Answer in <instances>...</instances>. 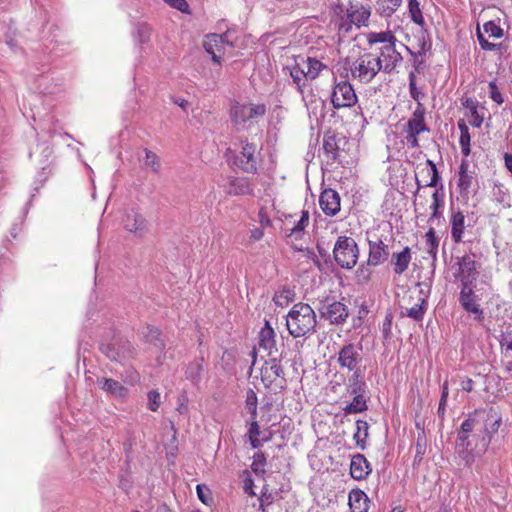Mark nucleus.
Returning <instances> with one entry per match:
<instances>
[{
	"instance_id": "ddd939ff",
	"label": "nucleus",
	"mask_w": 512,
	"mask_h": 512,
	"mask_svg": "<svg viewBox=\"0 0 512 512\" xmlns=\"http://www.w3.org/2000/svg\"><path fill=\"white\" fill-rule=\"evenodd\" d=\"M234 164L244 172H256L258 165L257 146L254 143L242 141L241 151L235 156Z\"/></svg>"
},
{
	"instance_id": "aec40b11",
	"label": "nucleus",
	"mask_w": 512,
	"mask_h": 512,
	"mask_svg": "<svg viewBox=\"0 0 512 512\" xmlns=\"http://www.w3.org/2000/svg\"><path fill=\"white\" fill-rule=\"evenodd\" d=\"M369 246V254L367 264L371 266H378L389 258V248L388 245L384 243V241L380 238L375 240H368Z\"/></svg>"
},
{
	"instance_id": "a211bd4d",
	"label": "nucleus",
	"mask_w": 512,
	"mask_h": 512,
	"mask_svg": "<svg viewBox=\"0 0 512 512\" xmlns=\"http://www.w3.org/2000/svg\"><path fill=\"white\" fill-rule=\"evenodd\" d=\"M222 186L231 196L254 195V185L247 177H229Z\"/></svg>"
},
{
	"instance_id": "864d4df0",
	"label": "nucleus",
	"mask_w": 512,
	"mask_h": 512,
	"mask_svg": "<svg viewBox=\"0 0 512 512\" xmlns=\"http://www.w3.org/2000/svg\"><path fill=\"white\" fill-rule=\"evenodd\" d=\"M148 408L151 411H156L160 406V393L156 390H152L148 393Z\"/></svg>"
},
{
	"instance_id": "f8f14e48",
	"label": "nucleus",
	"mask_w": 512,
	"mask_h": 512,
	"mask_svg": "<svg viewBox=\"0 0 512 512\" xmlns=\"http://www.w3.org/2000/svg\"><path fill=\"white\" fill-rule=\"evenodd\" d=\"M264 104H235L231 108V119L236 126H244L249 120H254L265 114Z\"/></svg>"
},
{
	"instance_id": "bf43d9fd",
	"label": "nucleus",
	"mask_w": 512,
	"mask_h": 512,
	"mask_svg": "<svg viewBox=\"0 0 512 512\" xmlns=\"http://www.w3.org/2000/svg\"><path fill=\"white\" fill-rule=\"evenodd\" d=\"M461 282V290L459 296H466L474 294V283L473 280H460Z\"/></svg>"
},
{
	"instance_id": "20e7f679",
	"label": "nucleus",
	"mask_w": 512,
	"mask_h": 512,
	"mask_svg": "<svg viewBox=\"0 0 512 512\" xmlns=\"http://www.w3.org/2000/svg\"><path fill=\"white\" fill-rule=\"evenodd\" d=\"M349 71L353 80L368 84L383 71L376 54L364 52L349 63Z\"/></svg>"
},
{
	"instance_id": "f704fd0d",
	"label": "nucleus",
	"mask_w": 512,
	"mask_h": 512,
	"mask_svg": "<svg viewBox=\"0 0 512 512\" xmlns=\"http://www.w3.org/2000/svg\"><path fill=\"white\" fill-rule=\"evenodd\" d=\"M367 42L370 45L381 44V46H385L396 43L397 39L391 31L370 32L367 34Z\"/></svg>"
},
{
	"instance_id": "79ce46f5",
	"label": "nucleus",
	"mask_w": 512,
	"mask_h": 512,
	"mask_svg": "<svg viewBox=\"0 0 512 512\" xmlns=\"http://www.w3.org/2000/svg\"><path fill=\"white\" fill-rule=\"evenodd\" d=\"M143 165L146 169H149L153 173H159L161 169V162L159 157L150 150H145V159Z\"/></svg>"
},
{
	"instance_id": "f3484780",
	"label": "nucleus",
	"mask_w": 512,
	"mask_h": 512,
	"mask_svg": "<svg viewBox=\"0 0 512 512\" xmlns=\"http://www.w3.org/2000/svg\"><path fill=\"white\" fill-rule=\"evenodd\" d=\"M376 57L379 59L385 73H391L403 59L401 53L396 49V43L381 46Z\"/></svg>"
},
{
	"instance_id": "bb28decb",
	"label": "nucleus",
	"mask_w": 512,
	"mask_h": 512,
	"mask_svg": "<svg viewBox=\"0 0 512 512\" xmlns=\"http://www.w3.org/2000/svg\"><path fill=\"white\" fill-rule=\"evenodd\" d=\"M351 512H368L369 498L360 489H353L348 496Z\"/></svg>"
},
{
	"instance_id": "ea45409f",
	"label": "nucleus",
	"mask_w": 512,
	"mask_h": 512,
	"mask_svg": "<svg viewBox=\"0 0 512 512\" xmlns=\"http://www.w3.org/2000/svg\"><path fill=\"white\" fill-rule=\"evenodd\" d=\"M425 238L426 251L432 258L435 259L438 251L439 239L436 237L435 230L433 227L429 228L425 235Z\"/></svg>"
},
{
	"instance_id": "393cba45",
	"label": "nucleus",
	"mask_w": 512,
	"mask_h": 512,
	"mask_svg": "<svg viewBox=\"0 0 512 512\" xmlns=\"http://www.w3.org/2000/svg\"><path fill=\"white\" fill-rule=\"evenodd\" d=\"M371 471L370 463L364 455L357 454L352 457L350 463V474L352 478L356 480L365 479Z\"/></svg>"
},
{
	"instance_id": "69168bd1",
	"label": "nucleus",
	"mask_w": 512,
	"mask_h": 512,
	"mask_svg": "<svg viewBox=\"0 0 512 512\" xmlns=\"http://www.w3.org/2000/svg\"><path fill=\"white\" fill-rule=\"evenodd\" d=\"M260 427L256 421V419H251L250 427L248 430L249 437L259 436Z\"/></svg>"
},
{
	"instance_id": "a878e982",
	"label": "nucleus",
	"mask_w": 512,
	"mask_h": 512,
	"mask_svg": "<svg viewBox=\"0 0 512 512\" xmlns=\"http://www.w3.org/2000/svg\"><path fill=\"white\" fill-rule=\"evenodd\" d=\"M276 334L268 321L265 322L264 327L259 333V347L267 351L271 356L273 352H277L276 348Z\"/></svg>"
},
{
	"instance_id": "8fccbe9b",
	"label": "nucleus",
	"mask_w": 512,
	"mask_h": 512,
	"mask_svg": "<svg viewBox=\"0 0 512 512\" xmlns=\"http://www.w3.org/2000/svg\"><path fill=\"white\" fill-rule=\"evenodd\" d=\"M477 38H478V41H479V44H480V47L483 49V50H486V51H495L497 49H499L501 47V44H495V43H491L489 42L482 34V32L480 31L479 28H477Z\"/></svg>"
},
{
	"instance_id": "412c9836",
	"label": "nucleus",
	"mask_w": 512,
	"mask_h": 512,
	"mask_svg": "<svg viewBox=\"0 0 512 512\" xmlns=\"http://www.w3.org/2000/svg\"><path fill=\"white\" fill-rule=\"evenodd\" d=\"M501 425V418L494 417L493 415H488L486 419L485 425L482 424V430H484L485 435H482L481 440H479L475 444V448H477L476 453L481 455L484 453L491 441V434L497 432Z\"/></svg>"
},
{
	"instance_id": "5fc2aeb1",
	"label": "nucleus",
	"mask_w": 512,
	"mask_h": 512,
	"mask_svg": "<svg viewBox=\"0 0 512 512\" xmlns=\"http://www.w3.org/2000/svg\"><path fill=\"white\" fill-rule=\"evenodd\" d=\"M196 491L198 498L200 499L201 502L207 505L209 501H211V493L208 487L202 484H198L196 487Z\"/></svg>"
},
{
	"instance_id": "dca6fc26",
	"label": "nucleus",
	"mask_w": 512,
	"mask_h": 512,
	"mask_svg": "<svg viewBox=\"0 0 512 512\" xmlns=\"http://www.w3.org/2000/svg\"><path fill=\"white\" fill-rule=\"evenodd\" d=\"M101 349L110 360L119 363L132 358L135 352L133 345L127 340H117L112 344L102 345Z\"/></svg>"
},
{
	"instance_id": "0eeeda50",
	"label": "nucleus",
	"mask_w": 512,
	"mask_h": 512,
	"mask_svg": "<svg viewBox=\"0 0 512 512\" xmlns=\"http://www.w3.org/2000/svg\"><path fill=\"white\" fill-rule=\"evenodd\" d=\"M428 291L420 288L418 291H411L407 297H403L400 305L401 315L415 321H421L427 308Z\"/></svg>"
},
{
	"instance_id": "423d86ee",
	"label": "nucleus",
	"mask_w": 512,
	"mask_h": 512,
	"mask_svg": "<svg viewBox=\"0 0 512 512\" xmlns=\"http://www.w3.org/2000/svg\"><path fill=\"white\" fill-rule=\"evenodd\" d=\"M348 391L354 397L353 401L343 408L344 414H356L366 411L368 408L365 397L366 384L363 381L361 372H355L349 378Z\"/></svg>"
},
{
	"instance_id": "9b49d317",
	"label": "nucleus",
	"mask_w": 512,
	"mask_h": 512,
	"mask_svg": "<svg viewBox=\"0 0 512 512\" xmlns=\"http://www.w3.org/2000/svg\"><path fill=\"white\" fill-rule=\"evenodd\" d=\"M318 311L321 318L326 319L332 325L343 324L349 316L347 306L333 299H327L321 302Z\"/></svg>"
},
{
	"instance_id": "338daca9",
	"label": "nucleus",
	"mask_w": 512,
	"mask_h": 512,
	"mask_svg": "<svg viewBox=\"0 0 512 512\" xmlns=\"http://www.w3.org/2000/svg\"><path fill=\"white\" fill-rule=\"evenodd\" d=\"M259 503H260V509L263 511V512H267L266 510V507L269 506L272 501H271V496H266L265 494H263L260 498H259Z\"/></svg>"
},
{
	"instance_id": "c85d7f7f",
	"label": "nucleus",
	"mask_w": 512,
	"mask_h": 512,
	"mask_svg": "<svg viewBox=\"0 0 512 512\" xmlns=\"http://www.w3.org/2000/svg\"><path fill=\"white\" fill-rule=\"evenodd\" d=\"M97 384L102 390L117 398H124L128 392L127 388L114 379L100 378Z\"/></svg>"
},
{
	"instance_id": "5701e85b",
	"label": "nucleus",
	"mask_w": 512,
	"mask_h": 512,
	"mask_svg": "<svg viewBox=\"0 0 512 512\" xmlns=\"http://www.w3.org/2000/svg\"><path fill=\"white\" fill-rule=\"evenodd\" d=\"M459 280L476 281L478 276L477 263L474 255H464L458 259Z\"/></svg>"
},
{
	"instance_id": "49530a36",
	"label": "nucleus",
	"mask_w": 512,
	"mask_h": 512,
	"mask_svg": "<svg viewBox=\"0 0 512 512\" xmlns=\"http://www.w3.org/2000/svg\"><path fill=\"white\" fill-rule=\"evenodd\" d=\"M309 221V215L308 212H303L301 218L298 220V222L291 228L289 236H295L297 239L301 236L303 233L305 227L307 226Z\"/></svg>"
},
{
	"instance_id": "e433bc0d",
	"label": "nucleus",
	"mask_w": 512,
	"mask_h": 512,
	"mask_svg": "<svg viewBox=\"0 0 512 512\" xmlns=\"http://www.w3.org/2000/svg\"><path fill=\"white\" fill-rule=\"evenodd\" d=\"M203 372V358L196 359L189 363L186 369V378L193 383H198Z\"/></svg>"
},
{
	"instance_id": "3c124183",
	"label": "nucleus",
	"mask_w": 512,
	"mask_h": 512,
	"mask_svg": "<svg viewBox=\"0 0 512 512\" xmlns=\"http://www.w3.org/2000/svg\"><path fill=\"white\" fill-rule=\"evenodd\" d=\"M143 335L148 342L154 343L155 345H159L158 342L160 341V332L157 328L153 326H147L143 331Z\"/></svg>"
},
{
	"instance_id": "473e14b6",
	"label": "nucleus",
	"mask_w": 512,
	"mask_h": 512,
	"mask_svg": "<svg viewBox=\"0 0 512 512\" xmlns=\"http://www.w3.org/2000/svg\"><path fill=\"white\" fill-rule=\"evenodd\" d=\"M468 163L466 161H462L459 168V180H458V188L461 194H468L470 188L472 186L474 176L473 172L468 170Z\"/></svg>"
},
{
	"instance_id": "f257e3e1",
	"label": "nucleus",
	"mask_w": 512,
	"mask_h": 512,
	"mask_svg": "<svg viewBox=\"0 0 512 512\" xmlns=\"http://www.w3.org/2000/svg\"><path fill=\"white\" fill-rule=\"evenodd\" d=\"M317 324L313 308L303 302L293 305L286 316V327L294 338L307 336L315 331Z\"/></svg>"
},
{
	"instance_id": "774afa93",
	"label": "nucleus",
	"mask_w": 512,
	"mask_h": 512,
	"mask_svg": "<svg viewBox=\"0 0 512 512\" xmlns=\"http://www.w3.org/2000/svg\"><path fill=\"white\" fill-rule=\"evenodd\" d=\"M263 235H264V232H263L262 228H254L251 230L250 238L253 241H259L263 237Z\"/></svg>"
},
{
	"instance_id": "a18cd8bd",
	"label": "nucleus",
	"mask_w": 512,
	"mask_h": 512,
	"mask_svg": "<svg viewBox=\"0 0 512 512\" xmlns=\"http://www.w3.org/2000/svg\"><path fill=\"white\" fill-rule=\"evenodd\" d=\"M409 91L411 97L417 102V105H419L425 94L420 88L416 86V75L413 71L409 73Z\"/></svg>"
},
{
	"instance_id": "e2e57ef3",
	"label": "nucleus",
	"mask_w": 512,
	"mask_h": 512,
	"mask_svg": "<svg viewBox=\"0 0 512 512\" xmlns=\"http://www.w3.org/2000/svg\"><path fill=\"white\" fill-rule=\"evenodd\" d=\"M258 217L262 227H267L271 225V220L263 208L259 210Z\"/></svg>"
},
{
	"instance_id": "13d9d810",
	"label": "nucleus",
	"mask_w": 512,
	"mask_h": 512,
	"mask_svg": "<svg viewBox=\"0 0 512 512\" xmlns=\"http://www.w3.org/2000/svg\"><path fill=\"white\" fill-rule=\"evenodd\" d=\"M469 118V122L473 127L479 128L483 123V116L478 113V107H472Z\"/></svg>"
},
{
	"instance_id": "4d7b16f0",
	"label": "nucleus",
	"mask_w": 512,
	"mask_h": 512,
	"mask_svg": "<svg viewBox=\"0 0 512 512\" xmlns=\"http://www.w3.org/2000/svg\"><path fill=\"white\" fill-rule=\"evenodd\" d=\"M165 2L174 9L189 13V5L186 0H165Z\"/></svg>"
},
{
	"instance_id": "39448f33",
	"label": "nucleus",
	"mask_w": 512,
	"mask_h": 512,
	"mask_svg": "<svg viewBox=\"0 0 512 512\" xmlns=\"http://www.w3.org/2000/svg\"><path fill=\"white\" fill-rule=\"evenodd\" d=\"M333 257L337 265L351 270L357 264L359 248L356 241L348 236H340L333 248Z\"/></svg>"
},
{
	"instance_id": "4468645a",
	"label": "nucleus",
	"mask_w": 512,
	"mask_h": 512,
	"mask_svg": "<svg viewBox=\"0 0 512 512\" xmlns=\"http://www.w3.org/2000/svg\"><path fill=\"white\" fill-rule=\"evenodd\" d=\"M203 47L212 56V60L220 64L223 55L232 49V44L228 41L227 35L210 34L206 36Z\"/></svg>"
},
{
	"instance_id": "7ed1b4c3",
	"label": "nucleus",
	"mask_w": 512,
	"mask_h": 512,
	"mask_svg": "<svg viewBox=\"0 0 512 512\" xmlns=\"http://www.w3.org/2000/svg\"><path fill=\"white\" fill-rule=\"evenodd\" d=\"M477 430L482 431V421L480 415L474 413L462 422L458 431L456 449L467 465H471L475 457L479 455L476 453L477 448L473 447L472 440L469 439L470 433Z\"/></svg>"
},
{
	"instance_id": "58836bf2",
	"label": "nucleus",
	"mask_w": 512,
	"mask_h": 512,
	"mask_svg": "<svg viewBox=\"0 0 512 512\" xmlns=\"http://www.w3.org/2000/svg\"><path fill=\"white\" fill-rule=\"evenodd\" d=\"M368 423L364 420L356 421V432L353 435V438L358 446L364 449V443L368 437Z\"/></svg>"
},
{
	"instance_id": "09e8293b",
	"label": "nucleus",
	"mask_w": 512,
	"mask_h": 512,
	"mask_svg": "<svg viewBox=\"0 0 512 512\" xmlns=\"http://www.w3.org/2000/svg\"><path fill=\"white\" fill-rule=\"evenodd\" d=\"M265 463H266V458L263 453L259 452V453L255 454L254 461L251 465L253 472H255L256 474H264Z\"/></svg>"
},
{
	"instance_id": "6e6552de",
	"label": "nucleus",
	"mask_w": 512,
	"mask_h": 512,
	"mask_svg": "<svg viewBox=\"0 0 512 512\" xmlns=\"http://www.w3.org/2000/svg\"><path fill=\"white\" fill-rule=\"evenodd\" d=\"M261 381L266 388L274 392L282 391L286 386L284 370L277 358L266 360L261 368Z\"/></svg>"
},
{
	"instance_id": "cd10ccee",
	"label": "nucleus",
	"mask_w": 512,
	"mask_h": 512,
	"mask_svg": "<svg viewBox=\"0 0 512 512\" xmlns=\"http://www.w3.org/2000/svg\"><path fill=\"white\" fill-rule=\"evenodd\" d=\"M418 175L424 179V186L436 187L440 179L437 167L432 160H427L423 167L418 168Z\"/></svg>"
},
{
	"instance_id": "a19ab883",
	"label": "nucleus",
	"mask_w": 512,
	"mask_h": 512,
	"mask_svg": "<svg viewBox=\"0 0 512 512\" xmlns=\"http://www.w3.org/2000/svg\"><path fill=\"white\" fill-rule=\"evenodd\" d=\"M294 295L295 294L291 289L283 288L275 293L273 301L275 305L279 307H285L293 300Z\"/></svg>"
},
{
	"instance_id": "6e6d98bb",
	"label": "nucleus",
	"mask_w": 512,
	"mask_h": 512,
	"mask_svg": "<svg viewBox=\"0 0 512 512\" xmlns=\"http://www.w3.org/2000/svg\"><path fill=\"white\" fill-rule=\"evenodd\" d=\"M488 86H489L490 98L497 104H502L504 99H503L501 93L499 92L496 82L491 81V82H489Z\"/></svg>"
},
{
	"instance_id": "72a5a7b5",
	"label": "nucleus",
	"mask_w": 512,
	"mask_h": 512,
	"mask_svg": "<svg viewBox=\"0 0 512 512\" xmlns=\"http://www.w3.org/2000/svg\"><path fill=\"white\" fill-rule=\"evenodd\" d=\"M290 76L293 83L296 85L297 90L304 95L305 88L309 86L307 82L309 78L306 77L305 70L299 62L290 70Z\"/></svg>"
},
{
	"instance_id": "6ab92c4d",
	"label": "nucleus",
	"mask_w": 512,
	"mask_h": 512,
	"mask_svg": "<svg viewBox=\"0 0 512 512\" xmlns=\"http://www.w3.org/2000/svg\"><path fill=\"white\" fill-rule=\"evenodd\" d=\"M123 225L127 231L138 237H142L147 232L145 217L134 209H130L125 213Z\"/></svg>"
},
{
	"instance_id": "7c9ffc66",
	"label": "nucleus",
	"mask_w": 512,
	"mask_h": 512,
	"mask_svg": "<svg viewBox=\"0 0 512 512\" xmlns=\"http://www.w3.org/2000/svg\"><path fill=\"white\" fill-rule=\"evenodd\" d=\"M478 296L474 293L472 295L459 296V303L469 313L475 315V319L482 321L484 318L483 310L478 303Z\"/></svg>"
},
{
	"instance_id": "37998d69",
	"label": "nucleus",
	"mask_w": 512,
	"mask_h": 512,
	"mask_svg": "<svg viewBox=\"0 0 512 512\" xmlns=\"http://www.w3.org/2000/svg\"><path fill=\"white\" fill-rule=\"evenodd\" d=\"M408 10L411 20L420 25H424V18L420 9V4L417 0H408Z\"/></svg>"
},
{
	"instance_id": "2eb2a0df",
	"label": "nucleus",
	"mask_w": 512,
	"mask_h": 512,
	"mask_svg": "<svg viewBox=\"0 0 512 512\" xmlns=\"http://www.w3.org/2000/svg\"><path fill=\"white\" fill-rule=\"evenodd\" d=\"M362 361L361 347L348 343L344 345L338 352L337 362L341 368H346L349 371L361 372L358 369V365Z\"/></svg>"
},
{
	"instance_id": "c756f323",
	"label": "nucleus",
	"mask_w": 512,
	"mask_h": 512,
	"mask_svg": "<svg viewBox=\"0 0 512 512\" xmlns=\"http://www.w3.org/2000/svg\"><path fill=\"white\" fill-rule=\"evenodd\" d=\"M299 63L305 70L306 77H308L309 80L316 79L323 70L328 68L326 64L314 57H307L306 59H302Z\"/></svg>"
},
{
	"instance_id": "f03ea898",
	"label": "nucleus",
	"mask_w": 512,
	"mask_h": 512,
	"mask_svg": "<svg viewBox=\"0 0 512 512\" xmlns=\"http://www.w3.org/2000/svg\"><path fill=\"white\" fill-rule=\"evenodd\" d=\"M339 13H345L346 20L342 21L338 26L340 35L345 36L352 29V25L357 28L367 26L371 15V7L363 4L359 0H350L347 5L340 4L336 8Z\"/></svg>"
},
{
	"instance_id": "b1692460",
	"label": "nucleus",
	"mask_w": 512,
	"mask_h": 512,
	"mask_svg": "<svg viewBox=\"0 0 512 512\" xmlns=\"http://www.w3.org/2000/svg\"><path fill=\"white\" fill-rule=\"evenodd\" d=\"M411 259V249L408 246L399 252H393L390 259L393 272L397 275L403 274L408 269Z\"/></svg>"
},
{
	"instance_id": "4be33fe9",
	"label": "nucleus",
	"mask_w": 512,
	"mask_h": 512,
	"mask_svg": "<svg viewBox=\"0 0 512 512\" xmlns=\"http://www.w3.org/2000/svg\"><path fill=\"white\" fill-rule=\"evenodd\" d=\"M319 204L326 215L334 216L340 211V196L333 189H325L320 195Z\"/></svg>"
},
{
	"instance_id": "4c0bfd02",
	"label": "nucleus",
	"mask_w": 512,
	"mask_h": 512,
	"mask_svg": "<svg viewBox=\"0 0 512 512\" xmlns=\"http://www.w3.org/2000/svg\"><path fill=\"white\" fill-rule=\"evenodd\" d=\"M323 150L324 152L326 153L327 157L332 160V161H336L339 157V154H338V145H337V142H336V138L335 136H327L325 135L324 136V139H323Z\"/></svg>"
},
{
	"instance_id": "de8ad7c7",
	"label": "nucleus",
	"mask_w": 512,
	"mask_h": 512,
	"mask_svg": "<svg viewBox=\"0 0 512 512\" xmlns=\"http://www.w3.org/2000/svg\"><path fill=\"white\" fill-rule=\"evenodd\" d=\"M483 29L490 37L501 38L503 36V29L494 21L486 22Z\"/></svg>"
},
{
	"instance_id": "1a4fd4ad",
	"label": "nucleus",
	"mask_w": 512,
	"mask_h": 512,
	"mask_svg": "<svg viewBox=\"0 0 512 512\" xmlns=\"http://www.w3.org/2000/svg\"><path fill=\"white\" fill-rule=\"evenodd\" d=\"M330 100L333 108L339 110L354 106L358 98L352 84L347 80H341L334 82Z\"/></svg>"
},
{
	"instance_id": "0e129e2a",
	"label": "nucleus",
	"mask_w": 512,
	"mask_h": 512,
	"mask_svg": "<svg viewBox=\"0 0 512 512\" xmlns=\"http://www.w3.org/2000/svg\"><path fill=\"white\" fill-rule=\"evenodd\" d=\"M138 33L140 35V40H141L142 43L148 41L149 34H150V29H149L148 26L140 25L138 27Z\"/></svg>"
},
{
	"instance_id": "2f4dec72",
	"label": "nucleus",
	"mask_w": 512,
	"mask_h": 512,
	"mask_svg": "<svg viewBox=\"0 0 512 512\" xmlns=\"http://www.w3.org/2000/svg\"><path fill=\"white\" fill-rule=\"evenodd\" d=\"M465 229V216L461 211L454 212L451 216V237L454 242L460 243L463 240Z\"/></svg>"
},
{
	"instance_id": "603ef678",
	"label": "nucleus",
	"mask_w": 512,
	"mask_h": 512,
	"mask_svg": "<svg viewBox=\"0 0 512 512\" xmlns=\"http://www.w3.org/2000/svg\"><path fill=\"white\" fill-rule=\"evenodd\" d=\"M443 205V202L441 201L439 197L438 191H435L432 195V204L430 205V209L432 210V214L429 218V221H432L434 218L439 217L438 209Z\"/></svg>"
},
{
	"instance_id": "052dcab7",
	"label": "nucleus",
	"mask_w": 512,
	"mask_h": 512,
	"mask_svg": "<svg viewBox=\"0 0 512 512\" xmlns=\"http://www.w3.org/2000/svg\"><path fill=\"white\" fill-rule=\"evenodd\" d=\"M470 139L469 132L466 134H460L459 143L464 156H468L470 154Z\"/></svg>"
},
{
	"instance_id": "c03bdc74",
	"label": "nucleus",
	"mask_w": 512,
	"mask_h": 512,
	"mask_svg": "<svg viewBox=\"0 0 512 512\" xmlns=\"http://www.w3.org/2000/svg\"><path fill=\"white\" fill-rule=\"evenodd\" d=\"M245 404L249 414L251 415V419H256L258 399L256 393L252 389H250L246 394Z\"/></svg>"
},
{
	"instance_id": "9d476101",
	"label": "nucleus",
	"mask_w": 512,
	"mask_h": 512,
	"mask_svg": "<svg viewBox=\"0 0 512 512\" xmlns=\"http://www.w3.org/2000/svg\"><path fill=\"white\" fill-rule=\"evenodd\" d=\"M425 109L421 103L417 105L411 118L408 120L405 127V139L406 143L411 148H417L419 146L418 136L422 132L428 131V127L425 123Z\"/></svg>"
},
{
	"instance_id": "680f3d73",
	"label": "nucleus",
	"mask_w": 512,
	"mask_h": 512,
	"mask_svg": "<svg viewBox=\"0 0 512 512\" xmlns=\"http://www.w3.org/2000/svg\"><path fill=\"white\" fill-rule=\"evenodd\" d=\"M392 319L387 316L383 322L382 333L385 339H388L391 334Z\"/></svg>"
},
{
	"instance_id": "c9c22d12",
	"label": "nucleus",
	"mask_w": 512,
	"mask_h": 512,
	"mask_svg": "<svg viewBox=\"0 0 512 512\" xmlns=\"http://www.w3.org/2000/svg\"><path fill=\"white\" fill-rule=\"evenodd\" d=\"M402 0H378L377 11L383 17H390L401 6Z\"/></svg>"
}]
</instances>
